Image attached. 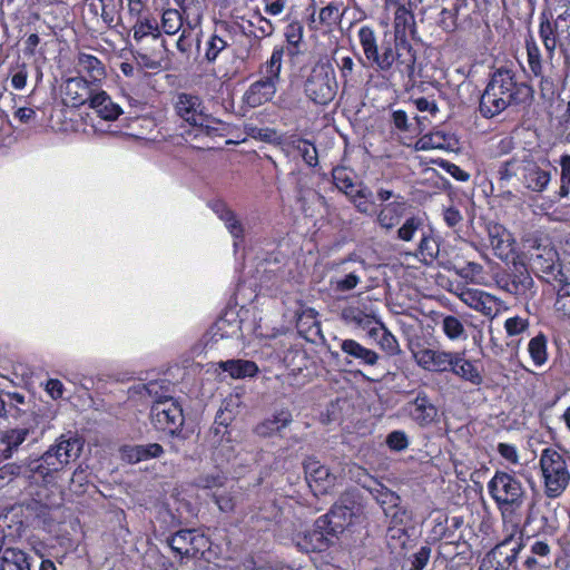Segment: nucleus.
Returning <instances> with one entry per match:
<instances>
[{"instance_id": "nucleus-1", "label": "nucleus", "mask_w": 570, "mask_h": 570, "mask_svg": "<svg viewBox=\"0 0 570 570\" xmlns=\"http://www.w3.org/2000/svg\"><path fill=\"white\" fill-rule=\"evenodd\" d=\"M83 442L77 435H65L56 440L40 456L31 460L26 466H8L12 474H22L36 483H50L53 474L62 470L81 454Z\"/></svg>"}, {"instance_id": "nucleus-2", "label": "nucleus", "mask_w": 570, "mask_h": 570, "mask_svg": "<svg viewBox=\"0 0 570 570\" xmlns=\"http://www.w3.org/2000/svg\"><path fill=\"white\" fill-rule=\"evenodd\" d=\"M357 38L365 57V61L360 58L363 65L368 63L381 72H391L395 67L400 73L409 78L413 77L416 62L415 53L404 51L392 41L383 40L379 43L374 29L368 26L358 29Z\"/></svg>"}, {"instance_id": "nucleus-3", "label": "nucleus", "mask_w": 570, "mask_h": 570, "mask_svg": "<svg viewBox=\"0 0 570 570\" xmlns=\"http://www.w3.org/2000/svg\"><path fill=\"white\" fill-rule=\"evenodd\" d=\"M530 96V88L515 79V73L508 68L494 70L480 99V112L492 118L508 107L524 102Z\"/></svg>"}, {"instance_id": "nucleus-4", "label": "nucleus", "mask_w": 570, "mask_h": 570, "mask_svg": "<svg viewBox=\"0 0 570 570\" xmlns=\"http://www.w3.org/2000/svg\"><path fill=\"white\" fill-rule=\"evenodd\" d=\"M488 492L501 513L503 527L517 531L521 527L520 510L527 497L522 482L514 474L497 471L488 482Z\"/></svg>"}, {"instance_id": "nucleus-5", "label": "nucleus", "mask_w": 570, "mask_h": 570, "mask_svg": "<svg viewBox=\"0 0 570 570\" xmlns=\"http://www.w3.org/2000/svg\"><path fill=\"white\" fill-rule=\"evenodd\" d=\"M548 167L549 164L543 167L528 156L513 157L500 165L498 176L502 184H508L515 178L525 190L542 194L548 189L552 178L551 170Z\"/></svg>"}, {"instance_id": "nucleus-6", "label": "nucleus", "mask_w": 570, "mask_h": 570, "mask_svg": "<svg viewBox=\"0 0 570 570\" xmlns=\"http://www.w3.org/2000/svg\"><path fill=\"white\" fill-rule=\"evenodd\" d=\"M570 456L567 452L546 448L541 451L539 465L544 487V494L550 499L560 497L570 482Z\"/></svg>"}, {"instance_id": "nucleus-7", "label": "nucleus", "mask_w": 570, "mask_h": 570, "mask_svg": "<svg viewBox=\"0 0 570 570\" xmlns=\"http://www.w3.org/2000/svg\"><path fill=\"white\" fill-rule=\"evenodd\" d=\"M503 528L504 539L482 558L479 570H509L515 563L523 548L522 529L520 525L517 531L510 527Z\"/></svg>"}, {"instance_id": "nucleus-8", "label": "nucleus", "mask_w": 570, "mask_h": 570, "mask_svg": "<svg viewBox=\"0 0 570 570\" xmlns=\"http://www.w3.org/2000/svg\"><path fill=\"white\" fill-rule=\"evenodd\" d=\"M176 114L191 126L199 127L207 136L218 135L223 121L210 118L199 96L180 92L175 100Z\"/></svg>"}, {"instance_id": "nucleus-9", "label": "nucleus", "mask_w": 570, "mask_h": 570, "mask_svg": "<svg viewBox=\"0 0 570 570\" xmlns=\"http://www.w3.org/2000/svg\"><path fill=\"white\" fill-rule=\"evenodd\" d=\"M304 91L317 105H327L335 98L337 81L331 62L318 61L314 65L306 77Z\"/></svg>"}, {"instance_id": "nucleus-10", "label": "nucleus", "mask_w": 570, "mask_h": 570, "mask_svg": "<svg viewBox=\"0 0 570 570\" xmlns=\"http://www.w3.org/2000/svg\"><path fill=\"white\" fill-rule=\"evenodd\" d=\"M153 425L171 435L180 431L185 417L180 403L171 396H161L156 400L150 409Z\"/></svg>"}, {"instance_id": "nucleus-11", "label": "nucleus", "mask_w": 570, "mask_h": 570, "mask_svg": "<svg viewBox=\"0 0 570 570\" xmlns=\"http://www.w3.org/2000/svg\"><path fill=\"white\" fill-rule=\"evenodd\" d=\"M531 248L532 252L529 257L531 268L541 274L540 277L548 283L564 282L566 275L561 271L558 252L549 245H541L537 242L533 243Z\"/></svg>"}, {"instance_id": "nucleus-12", "label": "nucleus", "mask_w": 570, "mask_h": 570, "mask_svg": "<svg viewBox=\"0 0 570 570\" xmlns=\"http://www.w3.org/2000/svg\"><path fill=\"white\" fill-rule=\"evenodd\" d=\"M171 550L180 558H197L209 547V539L196 529H184L167 539Z\"/></svg>"}, {"instance_id": "nucleus-13", "label": "nucleus", "mask_w": 570, "mask_h": 570, "mask_svg": "<svg viewBox=\"0 0 570 570\" xmlns=\"http://www.w3.org/2000/svg\"><path fill=\"white\" fill-rule=\"evenodd\" d=\"M362 518L363 512L358 504L336 503L328 513L318 518V528H328L332 535L336 537L346 528L358 523Z\"/></svg>"}, {"instance_id": "nucleus-14", "label": "nucleus", "mask_w": 570, "mask_h": 570, "mask_svg": "<svg viewBox=\"0 0 570 570\" xmlns=\"http://www.w3.org/2000/svg\"><path fill=\"white\" fill-rule=\"evenodd\" d=\"M305 478L314 494H324L331 490L336 476L316 458H307L304 462Z\"/></svg>"}, {"instance_id": "nucleus-15", "label": "nucleus", "mask_w": 570, "mask_h": 570, "mask_svg": "<svg viewBox=\"0 0 570 570\" xmlns=\"http://www.w3.org/2000/svg\"><path fill=\"white\" fill-rule=\"evenodd\" d=\"M403 412L420 426L432 424L438 416V407L424 391L417 392L416 396L403 406Z\"/></svg>"}, {"instance_id": "nucleus-16", "label": "nucleus", "mask_w": 570, "mask_h": 570, "mask_svg": "<svg viewBox=\"0 0 570 570\" xmlns=\"http://www.w3.org/2000/svg\"><path fill=\"white\" fill-rule=\"evenodd\" d=\"M94 83L83 77H72L65 81L62 87L63 101L71 107H80L90 104V99L97 92L91 86Z\"/></svg>"}, {"instance_id": "nucleus-17", "label": "nucleus", "mask_w": 570, "mask_h": 570, "mask_svg": "<svg viewBox=\"0 0 570 570\" xmlns=\"http://www.w3.org/2000/svg\"><path fill=\"white\" fill-rule=\"evenodd\" d=\"M416 364L431 372H446L451 367L454 352L422 347L412 351Z\"/></svg>"}, {"instance_id": "nucleus-18", "label": "nucleus", "mask_w": 570, "mask_h": 570, "mask_svg": "<svg viewBox=\"0 0 570 570\" xmlns=\"http://www.w3.org/2000/svg\"><path fill=\"white\" fill-rule=\"evenodd\" d=\"M394 40L393 42L409 53H415L412 45L407 41V36L415 31V19L413 13L404 6H399L394 13L393 21Z\"/></svg>"}, {"instance_id": "nucleus-19", "label": "nucleus", "mask_w": 570, "mask_h": 570, "mask_svg": "<svg viewBox=\"0 0 570 570\" xmlns=\"http://www.w3.org/2000/svg\"><path fill=\"white\" fill-rule=\"evenodd\" d=\"M460 299L469 307L494 318L500 312L501 301L495 296L479 289H466L460 294Z\"/></svg>"}, {"instance_id": "nucleus-20", "label": "nucleus", "mask_w": 570, "mask_h": 570, "mask_svg": "<svg viewBox=\"0 0 570 570\" xmlns=\"http://www.w3.org/2000/svg\"><path fill=\"white\" fill-rule=\"evenodd\" d=\"M212 210L224 223L226 229L234 238V247L237 248L239 242L244 239L245 229L236 213L223 200H214L209 204Z\"/></svg>"}, {"instance_id": "nucleus-21", "label": "nucleus", "mask_w": 570, "mask_h": 570, "mask_svg": "<svg viewBox=\"0 0 570 570\" xmlns=\"http://www.w3.org/2000/svg\"><path fill=\"white\" fill-rule=\"evenodd\" d=\"M35 431L31 428L18 426L0 432V460L10 458L18 449L28 441Z\"/></svg>"}, {"instance_id": "nucleus-22", "label": "nucleus", "mask_w": 570, "mask_h": 570, "mask_svg": "<svg viewBox=\"0 0 570 570\" xmlns=\"http://www.w3.org/2000/svg\"><path fill=\"white\" fill-rule=\"evenodd\" d=\"M406 210L404 197L397 196L393 202L383 205L376 213L375 223L384 230H393L403 218Z\"/></svg>"}, {"instance_id": "nucleus-23", "label": "nucleus", "mask_w": 570, "mask_h": 570, "mask_svg": "<svg viewBox=\"0 0 570 570\" xmlns=\"http://www.w3.org/2000/svg\"><path fill=\"white\" fill-rule=\"evenodd\" d=\"M276 90L277 87H275L271 81H263L258 79L250 83L246 89L242 101L249 108H257L271 101L274 98Z\"/></svg>"}, {"instance_id": "nucleus-24", "label": "nucleus", "mask_w": 570, "mask_h": 570, "mask_svg": "<svg viewBox=\"0 0 570 570\" xmlns=\"http://www.w3.org/2000/svg\"><path fill=\"white\" fill-rule=\"evenodd\" d=\"M449 371L473 385H481L483 382L476 362L464 358V353L454 352Z\"/></svg>"}, {"instance_id": "nucleus-25", "label": "nucleus", "mask_w": 570, "mask_h": 570, "mask_svg": "<svg viewBox=\"0 0 570 570\" xmlns=\"http://www.w3.org/2000/svg\"><path fill=\"white\" fill-rule=\"evenodd\" d=\"M332 535L328 528H318V519L313 529L306 531L298 544L306 551H323L332 543Z\"/></svg>"}, {"instance_id": "nucleus-26", "label": "nucleus", "mask_w": 570, "mask_h": 570, "mask_svg": "<svg viewBox=\"0 0 570 570\" xmlns=\"http://www.w3.org/2000/svg\"><path fill=\"white\" fill-rule=\"evenodd\" d=\"M293 421V415L288 410L275 412L272 417L264 420L255 426V433L261 438H271L282 432Z\"/></svg>"}, {"instance_id": "nucleus-27", "label": "nucleus", "mask_w": 570, "mask_h": 570, "mask_svg": "<svg viewBox=\"0 0 570 570\" xmlns=\"http://www.w3.org/2000/svg\"><path fill=\"white\" fill-rule=\"evenodd\" d=\"M539 37L546 49L547 58L552 60L556 55V49L559 46L560 38L556 29L552 27V14L548 11H542L539 17Z\"/></svg>"}, {"instance_id": "nucleus-28", "label": "nucleus", "mask_w": 570, "mask_h": 570, "mask_svg": "<svg viewBox=\"0 0 570 570\" xmlns=\"http://www.w3.org/2000/svg\"><path fill=\"white\" fill-rule=\"evenodd\" d=\"M341 321L358 328H367L374 321V316L367 308H362L358 304L351 303L345 305L340 312Z\"/></svg>"}, {"instance_id": "nucleus-29", "label": "nucleus", "mask_w": 570, "mask_h": 570, "mask_svg": "<svg viewBox=\"0 0 570 570\" xmlns=\"http://www.w3.org/2000/svg\"><path fill=\"white\" fill-rule=\"evenodd\" d=\"M90 108H92L99 117L105 120H116L121 114V107L114 102L109 95L104 91H97L94 97L90 99L89 104Z\"/></svg>"}, {"instance_id": "nucleus-30", "label": "nucleus", "mask_w": 570, "mask_h": 570, "mask_svg": "<svg viewBox=\"0 0 570 570\" xmlns=\"http://www.w3.org/2000/svg\"><path fill=\"white\" fill-rule=\"evenodd\" d=\"M135 57L145 68L160 69L166 59V43L165 41H157V46H153L151 48L141 46Z\"/></svg>"}, {"instance_id": "nucleus-31", "label": "nucleus", "mask_w": 570, "mask_h": 570, "mask_svg": "<svg viewBox=\"0 0 570 570\" xmlns=\"http://www.w3.org/2000/svg\"><path fill=\"white\" fill-rule=\"evenodd\" d=\"M164 453L158 443L127 445L121 449V455L129 463H138L153 458H159Z\"/></svg>"}, {"instance_id": "nucleus-32", "label": "nucleus", "mask_w": 570, "mask_h": 570, "mask_svg": "<svg viewBox=\"0 0 570 570\" xmlns=\"http://www.w3.org/2000/svg\"><path fill=\"white\" fill-rule=\"evenodd\" d=\"M233 38V35L225 26L216 29L206 45L205 58L207 61H215L218 55L232 45Z\"/></svg>"}, {"instance_id": "nucleus-33", "label": "nucleus", "mask_w": 570, "mask_h": 570, "mask_svg": "<svg viewBox=\"0 0 570 570\" xmlns=\"http://www.w3.org/2000/svg\"><path fill=\"white\" fill-rule=\"evenodd\" d=\"M340 347L347 356L358 360L360 363L365 365H375L380 358L375 351L364 347L355 340H342Z\"/></svg>"}, {"instance_id": "nucleus-34", "label": "nucleus", "mask_w": 570, "mask_h": 570, "mask_svg": "<svg viewBox=\"0 0 570 570\" xmlns=\"http://www.w3.org/2000/svg\"><path fill=\"white\" fill-rule=\"evenodd\" d=\"M525 49L529 68L534 77L541 79V88L543 89L546 85H551V82L543 76L541 50L532 35H529L525 39Z\"/></svg>"}, {"instance_id": "nucleus-35", "label": "nucleus", "mask_w": 570, "mask_h": 570, "mask_svg": "<svg viewBox=\"0 0 570 570\" xmlns=\"http://www.w3.org/2000/svg\"><path fill=\"white\" fill-rule=\"evenodd\" d=\"M283 56L284 49L282 47H275L269 59L259 68V80L271 81L275 87H277L282 70Z\"/></svg>"}, {"instance_id": "nucleus-36", "label": "nucleus", "mask_w": 570, "mask_h": 570, "mask_svg": "<svg viewBox=\"0 0 570 570\" xmlns=\"http://www.w3.org/2000/svg\"><path fill=\"white\" fill-rule=\"evenodd\" d=\"M283 56L284 49L282 47H275L269 59L259 68V80L271 81L275 87H277L282 70Z\"/></svg>"}, {"instance_id": "nucleus-37", "label": "nucleus", "mask_w": 570, "mask_h": 570, "mask_svg": "<svg viewBox=\"0 0 570 570\" xmlns=\"http://www.w3.org/2000/svg\"><path fill=\"white\" fill-rule=\"evenodd\" d=\"M132 37L138 43L150 37L153 46H157V41H164L160 38L159 24L154 18L139 19L132 27Z\"/></svg>"}, {"instance_id": "nucleus-38", "label": "nucleus", "mask_w": 570, "mask_h": 570, "mask_svg": "<svg viewBox=\"0 0 570 570\" xmlns=\"http://www.w3.org/2000/svg\"><path fill=\"white\" fill-rule=\"evenodd\" d=\"M224 372H228L233 379L252 377L258 372L255 362L248 360H228L219 363Z\"/></svg>"}, {"instance_id": "nucleus-39", "label": "nucleus", "mask_w": 570, "mask_h": 570, "mask_svg": "<svg viewBox=\"0 0 570 570\" xmlns=\"http://www.w3.org/2000/svg\"><path fill=\"white\" fill-rule=\"evenodd\" d=\"M77 66L80 72L87 73L92 83L105 78L106 71L102 62L92 55L80 53L78 56Z\"/></svg>"}, {"instance_id": "nucleus-40", "label": "nucleus", "mask_w": 570, "mask_h": 570, "mask_svg": "<svg viewBox=\"0 0 570 570\" xmlns=\"http://www.w3.org/2000/svg\"><path fill=\"white\" fill-rule=\"evenodd\" d=\"M213 337L219 338L238 337L242 334L240 321L234 314H226L220 317L212 328Z\"/></svg>"}, {"instance_id": "nucleus-41", "label": "nucleus", "mask_w": 570, "mask_h": 570, "mask_svg": "<svg viewBox=\"0 0 570 570\" xmlns=\"http://www.w3.org/2000/svg\"><path fill=\"white\" fill-rule=\"evenodd\" d=\"M361 282V274L357 271H351L331 276L328 285L334 293H346L354 289Z\"/></svg>"}, {"instance_id": "nucleus-42", "label": "nucleus", "mask_w": 570, "mask_h": 570, "mask_svg": "<svg viewBox=\"0 0 570 570\" xmlns=\"http://www.w3.org/2000/svg\"><path fill=\"white\" fill-rule=\"evenodd\" d=\"M440 326L443 334L450 341H465L468 338L463 322L454 315H443L440 321Z\"/></svg>"}, {"instance_id": "nucleus-43", "label": "nucleus", "mask_w": 570, "mask_h": 570, "mask_svg": "<svg viewBox=\"0 0 570 570\" xmlns=\"http://www.w3.org/2000/svg\"><path fill=\"white\" fill-rule=\"evenodd\" d=\"M553 286L557 288L556 313L570 318V282L564 277V282H556Z\"/></svg>"}, {"instance_id": "nucleus-44", "label": "nucleus", "mask_w": 570, "mask_h": 570, "mask_svg": "<svg viewBox=\"0 0 570 570\" xmlns=\"http://www.w3.org/2000/svg\"><path fill=\"white\" fill-rule=\"evenodd\" d=\"M332 177L336 188L347 197L356 191L354 184V174L346 167H335L332 170Z\"/></svg>"}, {"instance_id": "nucleus-45", "label": "nucleus", "mask_w": 570, "mask_h": 570, "mask_svg": "<svg viewBox=\"0 0 570 570\" xmlns=\"http://www.w3.org/2000/svg\"><path fill=\"white\" fill-rule=\"evenodd\" d=\"M370 335L379 337V345L390 355L400 353V345L396 337L382 324L381 328L370 330Z\"/></svg>"}, {"instance_id": "nucleus-46", "label": "nucleus", "mask_w": 570, "mask_h": 570, "mask_svg": "<svg viewBox=\"0 0 570 570\" xmlns=\"http://www.w3.org/2000/svg\"><path fill=\"white\" fill-rule=\"evenodd\" d=\"M533 286V279L527 271L514 274L512 278L507 282L505 289L513 295H525Z\"/></svg>"}, {"instance_id": "nucleus-47", "label": "nucleus", "mask_w": 570, "mask_h": 570, "mask_svg": "<svg viewBox=\"0 0 570 570\" xmlns=\"http://www.w3.org/2000/svg\"><path fill=\"white\" fill-rule=\"evenodd\" d=\"M563 11L554 19L552 18V27L556 29L558 37H564L570 40V0H561Z\"/></svg>"}, {"instance_id": "nucleus-48", "label": "nucleus", "mask_w": 570, "mask_h": 570, "mask_svg": "<svg viewBox=\"0 0 570 570\" xmlns=\"http://www.w3.org/2000/svg\"><path fill=\"white\" fill-rule=\"evenodd\" d=\"M529 354L537 366H541L547 361V338L539 334L530 340L528 345Z\"/></svg>"}, {"instance_id": "nucleus-49", "label": "nucleus", "mask_w": 570, "mask_h": 570, "mask_svg": "<svg viewBox=\"0 0 570 570\" xmlns=\"http://www.w3.org/2000/svg\"><path fill=\"white\" fill-rule=\"evenodd\" d=\"M183 27V17L177 9H167L161 14V30L169 35H176Z\"/></svg>"}, {"instance_id": "nucleus-50", "label": "nucleus", "mask_w": 570, "mask_h": 570, "mask_svg": "<svg viewBox=\"0 0 570 570\" xmlns=\"http://www.w3.org/2000/svg\"><path fill=\"white\" fill-rule=\"evenodd\" d=\"M372 191L366 187L360 188L348 196L350 202L354 205L355 209L364 215L372 214V203L370 197Z\"/></svg>"}, {"instance_id": "nucleus-51", "label": "nucleus", "mask_w": 570, "mask_h": 570, "mask_svg": "<svg viewBox=\"0 0 570 570\" xmlns=\"http://www.w3.org/2000/svg\"><path fill=\"white\" fill-rule=\"evenodd\" d=\"M430 557L431 548L423 546L406 560L402 570H423L426 567Z\"/></svg>"}, {"instance_id": "nucleus-52", "label": "nucleus", "mask_w": 570, "mask_h": 570, "mask_svg": "<svg viewBox=\"0 0 570 570\" xmlns=\"http://www.w3.org/2000/svg\"><path fill=\"white\" fill-rule=\"evenodd\" d=\"M423 220L419 216H411L396 230L397 238L403 242H411L417 230L422 229Z\"/></svg>"}, {"instance_id": "nucleus-53", "label": "nucleus", "mask_w": 570, "mask_h": 570, "mask_svg": "<svg viewBox=\"0 0 570 570\" xmlns=\"http://www.w3.org/2000/svg\"><path fill=\"white\" fill-rule=\"evenodd\" d=\"M448 142L446 135L441 131L431 132L421 137L417 142V149H443Z\"/></svg>"}, {"instance_id": "nucleus-54", "label": "nucleus", "mask_w": 570, "mask_h": 570, "mask_svg": "<svg viewBox=\"0 0 570 570\" xmlns=\"http://www.w3.org/2000/svg\"><path fill=\"white\" fill-rule=\"evenodd\" d=\"M439 243L432 236L423 235L419 244V253L425 263L432 262L439 254Z\"/></svg>"}, {"instance_id": "nucleus-55", "label": "nucleus", "mask_w": 570, "mask_h": 570, "mask_svg": "<svg viewBox=\"0 0 570 570\" xmlns=\"http://www.w3.org/2000/svg\"><path fill=\"white\" fill-rule=\"evenodd\" d=\"M386 445L396 452H401L409 448L410 441L409 436L404 431L395 430L387 434L386 436Z\"/></svg>"}, {"instance_id": "nucleus-56", "label": "nucleus", "mask_w": 570, "mask_h": 570, "mask_svg": "<svg viewBox=\"0 0 570 570\" xmlns=\"http://www.w3.org/2000/svg\"><path fill=\"white\" fill-rule=\"evenodd\" d=\"M296 149L308 166L315 167L318 164L316 147L309 141L299 140Z\"/></svg>"}, {"instance_id": "nucleus-57", "label": "nucleus", "mask_w": 570, "mask_h": 570, "mask_svg": "<svg viewBox=\"0 0 570 570\" xmlns=\"http://www.w3.org/2000/svg\"><path fill=\"white\" fill-rule=\"evenodd\" d=\"M371 492L381 505L395 507L400 501V497L396 493L381 484Z\"/></svg>"}, {"instance_id": "nucleus-58", "label": "nucleus", "mask_w": 570, "mask_h": 570, "mask_svg": "<svg viewBox=\"0 0 570 570\" xmlns=\"http://www.w3.org/2000/svg\"><path fill=\"white\" fill-rule=\"evenodd\" d=\"M341 3L340 2H330L326 7L322 8L320 11V21L325 24H332L340 20L341 13Z\"/></svg>"}, {"instance_id": "nucleus-59", "label": "nucleus", "mask_w": 570, "mask_h": 570, "mask_svg": "<svg viewBox=\"0 0 570 570\" xmlns=\"http://www.w3.org/2000/svg\"><path fill=\"white\" fill-rule=\"evenodd\" d=\"M529 326L527 318L514 316L504 322V328L509 336H515L523 333Z\"/></svg>"}, {"instance_id": "nucleus-60", "label": "nucleus", "mask_w": 570, "mask_h": 570, "mask_svg": "<svg viewBox=\"0 0 570 570\" xmlns=\"http://www.w3.org/2000/svg\"><path fill=\"white\" fill-rule=\"evenodd\" d=\"M304 28L301 22L294 21L287 24L285 37L289 45L297 47L303 39Z\"/></svg>"}, {"instance_id": "nucleus-61", "label": "nucleus", "mask_w": 570, "mask_h": 570, "mask_svg": "<svg viewBox=\"0 0 570 570\" xmlns=\"http://www.w3.org/2000/svg\"><path fill=\"white\" fill-rule=\"evenodd\" d=\"M336 63L343 80V87L345 88L352 80L355 63L348 56L341 58Z\"/></svg>"}, {"instance_id": "nucleus-62", "label": "nucleus", "mask_w": 570, "mask_h": 570, "mask_svg": "<svg viewBox=\"0 0 570 570\" xmlns=\"http://www.w3.org/2000/svg\"><path fill=\"white\" fill-rule=\"evenodd\" d=\"M264 12L271 17L282 16L288 8V0H262Z\"/></svg>"}, {"instance_id": "nucleus-63", "label": "nucleus", "mask_w": 570, "mask_h": 570, "mask_svg": "<svg viewBox=\"0 0 570 570\" xmlns=\"http://www.w3.org/2000/svg\"><path fill=\"white\" fill-rule=\"evenodd\" d=\"M225 480H226V478L223 474L212 473V474L200 475L197 479L196 484L199 488L213 489V488H218V487L224 485Z\"/></svg>"}, {"instance_id": "nucleus-64", "label": "nucleus", "mask_w": 570, "mask_h": 570, "mask_svg": "<svg viewBox=\"0 0 570 570\" xmlns=\"http://www.w3.org/2000/svg\"><path fill=\"white\" fill-rule=\"evenodd\" d=\"M253 19L255 20V22L252 21V24L257 28L262 37L271 36L274 32V23L272 22L271 19L264 17L261 12L255 13L253 16Z\"/></svg>"}]
</instances>
